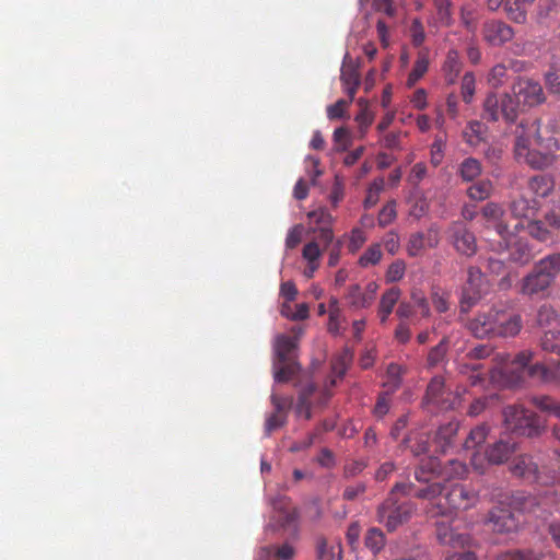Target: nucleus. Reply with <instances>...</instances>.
I'll use <instances>...</instances> for the list:
<instances>
[{
	"label": "nucleus",
	"mask_w": 560,
	"mask_h": 560,
	"mask_svg": "<svg viewBox=\"0 0 560 560\" xmlns=\"http://www.w3.org/2000/svg\"><path fill=\"white\" fill-rule=\"evenodd\" d=\"M440 464L435 459H430L416 471V478L420 482L430 485L419 489L415 495L429 500V513L432 516L447 515L454 510H467L476 504L478 495L463 485L454 483L448 487H442L436 481L435 470Z\"/></svg>",
	"instance_id": "f257e3e1"
},
{
	"label": "nucleus",
	"mask_w": 560,
	"mask_h": 560,
	"mask_svg": "<svg viewBox=\"0 0 560 560\" xmlns=\"http://www.w3.org/2000/svg\"><path fill=\"white\" fill-rule=\"evenodd\" d=\"M482 218L487 230L493 229L500 241L494 250L509 249V258L515 262L525 264L529 260L530 254L526 247L516 242L515 231L524 228L523 222H515L511 225L504 210L494 202H489L482 208Z\"/></svg>",
	"instance_id": "f03ea898"
},
{
	"label": "nucleus",
	"mask_w": 560,
	"mask_h": 560,
	"mask_svg": "<svg viewBox=\"0 0 560 560\" xmlns=\"http://www.w3.org/2000/svg\"><path fill=\"white\" fill-rule=\"evenodd\" d=\"M540 131L537 121L529 125L526 135H517L515 143V153L520 160H523L532 167L542 168L551 164L552 154L558 150L557 140L545 132Z\"/></svg>",
	"instance_id": "7ed1b4c3"
},
{
	"label": "nucleus",
	"mask_w": 560,
	"mask_h": 560,
	"mask_svg": "<svg viewBox=\"0 0 560 560\" xmlns=\"http://www.w3.org/2000/svg\"><path fill=\"white\" fill-rule=\"evenodd\" d=\"M295 337H288L279 335L273 342L275 351V380L276 382H284L298 370V364L294 361L295 351L298 348V339L303 334L302 328L295 330Z\"/></svg>",
	"instance_id": "20e7f679"
},
{
	"label": "nucleus",
	"mask_w": 560,
	"mask_h": 560,
	"mask_svg": "<svg viewBox=\"0 0 560 560\" xmlns=\"http://www.w3.org/2000/svg\"><path fill=\"white\" fill-rule=\"evenodd\" d=\"M533 353L530 351H522L520 352L513 361H511V370L508 369V361L510 360V355L505 354L502 358L504 365L506 366L505 373H516L515 377L511 380V383L520 382L524 374H527L532 378L540 382H550L552 380L560 381V362L558 363L555 370H549L544 364L538 362L532 363Z\"/></svg>",
	"instance_id": "39448f33"
},
{
	"label": "nucleus",
	"mask_w": 560,
	"mask_h": 560,
	"mask_svg": "<svg viewBox=\"0 0 560 560\" xmlns=\"http://www.w3.org/2000/svg\"><path fill=\"white\" fill-rule=\"evenodd\" d=\"M413 487L397 485L389 498L378 509V521L384 524L388 530H395L398 526L407 522L412 514V506L407 502H398L396 495L398 492L406 494L412 493Z\"/></svg>",
	"instance_id": "423d86ee"
},
{
	"label": "nucleus",
	"mask_w": 560,
	"mask_h": 560,
	"mask_svg": "<svg viewBox=\"0 0 560 560\" xmlns=\"http://www.w3.org/2000/svg\"><path fill=\"white\" fill-rule=\"evenodd\" d=\"M503 415L508 428L522 434L530 436L536 434L541 427L535 415L521 407L509 406L504 409Z\"/></svg>",
	"instance_id": "0eeeda50"
},
{
	"label": "nucleus",
	"mask_w": 560,
	"mask_h": 560,
	"mask_svg": "<svg viewBox=\"0 0 560 560\" xmlns=\"http://www.w3.org/2000/svg\"><path fill=\"white\" fill-rule=\"evenodd\" d=\"M436 538L443 546L451 548H466L472 544V537L467 528L462 529L456 521L439 522L436 524Z\"/></svg>",
	"instance_id": "6e6552de"
},
{
	"label": "nucleus",
	"mask_w": 560,
	"mask_h": 560,
	"mask_svg": "<svg viewBox=\"0 0 560 560\" xmlns=\"http://www.w3.org/2000/svg\"><path fill=\"white\" fill-rule=\"evenodd\" d=\"M483 107L486 115L492 120L504 118L508 121H513L518 114V105L515 104L513 96L509 94L488 95Z\"/></svg>",
	"instance_id": "1a4fd4ad"
},
{
	"label": "nucleus",
	"mask_w": 560,
	"mask_h": 560,
	"mask_svg": "<svg viewBox=\"0 0 560 560\" xmlns=\"http://www.w3.org/2000/svg\"><path fill=\"white\" fill-rule=\"evenodd\" d=\"M515 104L518 105V112L525 107H532L541 104L545 101V94L539 83L532 80H520L513 88Z\"/></svg>",
	"instance_id": "9d476101"
},
{
	"label": "nucleus",
	"mask_w": 560,
	"mask_h": 560,
	"mask_svg": "<svg viewBox=\"0 0 560 560\" xmlns=\"http://www.w3.org/2000/svg\"><path fill=\"white\" fill-rule=\"evenodd\" d=\"M450 240L454 248L465 256H472L477 250L476 237L465 225L454 222L450 230Z\"/></svg>",
	"instance_id": "9b49d317"
},
{
	"label": "nucleus",
	"mask_w": 560,
	"mask_h": 560,
	"mask_svg": "<svg viewBox=\"0 0 560 560\" xmlns=\"http://www.w3.org/2000/svg\"><path fill=\"white\" fill-rule=\"evenodd\" d=\"M483 284L485 277L482 276L481 271L477 268H470L468 271L467 285L465 287L462 296L463 311H467L471 304L481 298L485 291Z\"/></svg>",
	"instance_id": "f8f14e48"
},
{
	"label": "nucleus",
	"mask_w": 560,
	"mask_h": 560,
	"mask_svg": "<svg viewBox=\"0 0 560 560\" xmlns=\"http://www.w3.org/2000/svg\"><path fill=\"white\" fill-rule=\"evenodd\" d=\"M495 336L512 337L518 334L522 328L521 317L517 314L495 311Z\"/></svg>",
	"instance_id": "ddd939ff"
},
{
	"label": "nucleus",
	"mask_w": 560,
	"mask_h": 560,
	"mask_svg": "<svg viewBox=\"0 0 560 560\" xmlns=\"http://www.w3.org/2000/svg\"><path fill=\"white\" fill-rule=\"evenodd\" d=\"M552 281L550 276L539 270L537 264L535 270L524 279L522 291L528 295L538 294L547 290Z\"/></svg>",
	"instance_id": "4468645a"
},
{
	"label": "nucleus",
	"mask_w": 560,
	"mask_h": 560,
	"mask_svg": "<svg viewBox=\"0 0 560 560\" xmlns=\"http://www.w3.org/2000/svg\"><path fill=\"white\" fill-rule=\"evenodd\" d=\"M495 327V310L479 314L469 324V329L477 338H485L494 335Z\"/></svg>",
	"instance_id": "2eb2a0df"
},
{
	"label": "nucleus",
	"mask_w": 560,
	"mask_h": 560,
	"mask_svg": "<svg viewBox=\"0 0 560 560\" xmlns=\"http://www.w3.org/2000/svg\"><path fill=\"white\" fill-rule=\"evenodd\" d=\"M489 523L492 525V529L499 533L512 532L518 527L515 514L504 509L491 511Z\"/></svg>",
	"instance_id": "dca6fc26"
},
{
	"label": "nucleus",
	"mask_w": 560,
	"mask_h": 560,
	"mask_svg": "<svg viewBox=\"0 0 560 560\" xmlns=\"http://www.w3.org/2000/svg\"><path fill=\"white\" fill-rule=\"evenodd\" d=\"M513 31L501 22H491L485 26V38L492 45H500L512 38Z\"/></svg>",
	"instance_id": "f3484780"
},
{
	"label": "nucleus",
	"mask_w": 560,
	"mask_h": 560,
	"mask_svg": "<svg viewBox=\"0 0 560 560\" xmlns=\"http://www.w3.org/2000/svg\"><path fill=\"white\" fill-rule=\"evenodd\" d=\"M444 395V382L440 376H435L431 380L428 385L425 399L428 402L436 404L442 409L453 408L454 402H448L447 399L443 397Z\"/></svg>",
	"instance_id": "a211bd4d"
},
{
	"label": "nucleus",
	"mask_w": 560,
	"mask_h": 560,
	"mask_svg": "<svg viewBox=\"0 0 560 560\" xmlns=\"http://www.w3.org/2000/svg\"><path fill=\"white\" fill-rule=\"evenodd\" d=\"M272 405L276 408V412L266 420V431L270 432L284 422V410L291 405V399L284 397H278L276 394L271 396Z\"/></svg>",
	"instance_id": "6ab92c4d"
},
{
	"label": "nucleus",
	"mask_w": 560,
	"mask_h": 560,
	"mask_svg": "<svg viewBox=\"0 0 560 560\" xmlns=\"http://www.w3.org/2000/svg\"><path fill=\"white\" fill-rule=\"evenodd\" d=\"M400 294L401 292L398 288H390L385 293H383L377 311V315L382 324H385L387 322L389 315L392 314L395 305L397 304L400 298Z\"/></svg>",
	"instance_id": "aec40b11"
},
{
	"label": "nucleus",
	"mask_w": 560,
	"mask_h": 560,
	"mask_svg": "<svg viewBox=\"0 0 560 560\" xmlns=\"http://www.w3.org/2000/svg\"><path fill=\"white\" fill-rule=\"evenodd\" d=\"M513 451L514 444L500 441L487 452V459L491 464H500L506 460Z\"/></svg>",
	"instance_id": "412c9836"
},
{
	"label": "nucleus",
	"mask_w": 560,
	"mask_h": 560,
	"mask_svg": "<svg viewBox=\"0 0 560 560\" xmlns=\"http://www.w3.org/2000/svg\"><path fill=\"white\" fill-rule=\"evenodd\" d=\"M536 210V202L528 200L524 197L513 200L511 203V213L515 220L528 219L534 215Z\"/></svg>",
	"instance_id": "4be33fe9"
},
{
	"label": "nucleus",
	"mask_w": 560,
	"mask_h": 560,
	"mask_svg": "<svg viewBox=\"0 0 560 560\" xmlns=\"http://www.w3.org/2000/svg\"><path fill=\"white\" fill-rule=\"evenodd\" d=\"M317 556L319 560H341V546L338 541L320 539L317 542Z\"/></svg>",
	"instance_id": "5701e85b"
},
{
	"label": "nucleus",
	"mask_w": 560,
	"mask_h": 560,
	"mask_svg": "<svg viewBox=\"0 0 560 560\" xmlns=\"http://www.w3.org/2000/svg\"><path fill=\"white\" fill-rule=\"evenodd\" d=\"M482 172L481 164L474 158L465 159L459 166V174L466 182L474 180Z\"/></svg>",
	"instance_id": "b1692460"
},
{
	"label": "nucleus",
	"mask_w": 560,
	"mask_h": 560,
	"mask_svg": "<svg viewBox=\"0 0 560 560\" xmlns=\"http://www.w3.org/2000/svg\"><path fill=\"white\" fill-rule=\"evenodd\" d=\"M492 184L490 180H480L467 189V196L475 201H482L487 199L492 192Z\"/></svg>",
	"instance_id": "393cba45"
},
{
	"label": "nucleus",
	"mask_w": 560,
	"mask_h": 560,
	"mask_svg": "<svg viewBox=\"0 0 560 560\" xmlns=\"http://www.w3.org/2000/svg\"><path fill=\"white\" fill-rule=\"evenodd\" d=\"M486 127L480 121H471L464 131V138L470 145L479 144L485 136Z\"/></svg>",
	"instance_id": "a878e982"
},
{
	"label": "nucleus",
	"mask_w": 560,
	"mask_h": 560,
	"mask_svg": "<svg viewBox=\"0 0 560 560\" xmlns=\"http://www.w3.org/2000/svg\"><path fill=\"white\" fill-rule=\"evenodd\" d=\"M538 467L529 457H521L513 467V472L525 478H536Z\"/></svg>",
	"instance_id": "bb28decb"
},
{
	"label": "nucleus",
	"mask_w": 560,
	"mask_h": 560,
	"mask_svg": "<svg viewBox=\"0 0 560 560\" xmlns=\"http://www.w3.org/2000/svg\"><path fill=\"white\" fill-rule=\"evenodd\" d=\"M552 180L547 176H535L529 182V189L538 197H546L552 189Z\"/></svg>",
	"instance_id": "cd10ccee"
},
{
	"label": "nucleus",
	"mask_w": 560,
	"mask_h": 560,
	"mask_svg": "<svg viewBox=\"0 0 560 560\" xmlns=\"http://www.w3.org/2000/svg\"><path fill=\"white\" fill-rule=\"evenodd\" d=\"M365 546L374 553L380 552L385 546V536L378 528H370L365 536Z\"/></svg>",
	"instance_id": "c85d7f7f"
},
{
	"label": "nucleus",
	"mask_w": 560,
	"mask_h": 560,
	"mask_svg": "<svg viewBox=\"0 0 560 560\" xmlns=\"http://www.w3.org/2000/svg\"><path fill=\"white\" fill-rule=\"evenodd\" d=\"M429 67V58L425 54L420 52L412 71L410 72L407 83L409 86L415 85L420 78L427 72Z\"/></svg>",
	"instance_id": "c756f323"
},
{
	"label": "nucleus",
	"mask_w": 560,
	"mask_h": 560,
	"mask_svg": "<svg viewBox=\"0 0 560 560\" xmlns=\"http://www.w3.org/2000/svg\"><path fill=\"white\" fill-rule=\"evenodd\" d=\"M358 105L360 106L361 110L355 116V121L359 124L360 132L363 136L366 131V129L370 127V125L373 121V114L369 109L368 102L363 98H360L358 101Z\"/></svg>",
	"instance_id": "7c9ffc66"
},
{
	"label": "nucleus",
	"mask_w": 560,
	"mask_h": 560,
	"mask_svg": "<svg viewBox=\"0 0 560 560\" xmlns=\"http://www.w3.org/2000/svg\"><path fill=\"white\" fill-rule=\"evenodd\" d=\"M539 270H542L545 273L550 276L553 280L556 275L560 272V253L550 255L539 262Z\"/></svg>",
	"instance_id": "2f4dec72"
},
{
	"label": "nucleus",
	"mask_w": 560,
	"mask_h": 560,
	"mask_svg": "<svg viewBox=\"0 0 560 560\" xmlns=\"http://www.w3.org/2000/svg\"><path fill=\"white\" fill-rule=\"evenodd\" d=\"M542 349L550 352H560V329H549L541 339Z\"/></svg>",
	"instance_id": "473e14b6"
},
{
	"label": "nucleus",
	"mask_w": 560,
	"mask_h": 560,
	"mask_svg": "<svg viewBox=\"0 0 560 560\" xmlns=\"http://www.w3.org/2000/svg\"><path fill=\"white\" fill-rule=\"evenodd\" d=\"M536 404L541 410L553 413L560 419V404L553 401L549 397L539 398L536 400ZM555 434L560 440V423L556 424Z\"/></svg>",
	"instance_id": "72a5a7b5"
},
{
	"label": "nucleus",
	"mask_w": 560,
	"mask_h": 560,
	"mask_svg": "<svg viewBox=\"0 0 560 560\" xmlns=\"http://www.w3.org/2000/svg\"><path fill=\"white\" fill-rule=\"evenodd\" d=\"M382 258V250L378 244L370 246L364 254L360 257L359 264L362 267H369L380 262Z\"/></svg>",
	"instance_id": "f704fd0d"
},
{
	"label": "nucleus",
	"mask_w": 560,
	"mask_h": 560,
	"mask_svg": "<svg viewBox=\"0 0 560 560\" xmlns=\"http://www.w3.org/2000/svg\"><path fill=\"white\" fill-rule=\"evenodd\" d=\"M348 299L354 307H366L372 303V295L362 293L358 285H353L350 289Z\"/></svg>",
	"instance_id": "c9c22d12"
},
{
	"label": "nucleus",
	"mask_w": 560,
	"mask_h": 560,
	"mask_svg": "<svg viewBox=\"0 0 560 560\" xmlns=\"http://www.w3.org/2000/svg\"><path fill=\"white\" fill-rule=\"evenodd\" d=\"M273 509L279 514V521L281 522V526L290 524L295 520V511L293 508L289 506L283 500L278 503H273Z\"/></svg>",
	"instance_id": "e433bc0d"
},
{
	"label": "nucleus",
	"mask_w": 560,
	"mask_h": 560,
	"mask_svg": "<svg viewBox=\"0 0 560 560\" xmlns=\"http://www.w3.org/2000/svg\"><path fill=\"white\" fill-rule=\"evenodd\" d=\"M488 434V428L486 425H478L472 429L465 442L466 448H474L477 445L481 444Z\"/></svg>",
	"instance_id": "4c0bfd02"
},
{
	"label": "nucleus",
	"mask_w": 560,
	"mask_h": 560,
	"mask_svg": "<svg viewBox=\"0 0 560 560\" xmlns=\"http://www.w3.org/2000/svg\"><path fill=\"white\" fill-rule=\"evenodd\" d=\"M308 219L314 222L315 224L320 226H330L334 218L325 208H318L314 211L308 212L307 214Z\"/></svg>",
	"instance_id": "58836bf2"
},
{
	"label": "nucleus",
	"mask_w": 560,
	"mask_h": 560,
	"mask_svg": "<svg viewBox=\"0 0 560 560\" xmlns=\"http://www.w3.org/2000/svg\"><path fill=\"white\" fill-rule=\"evenodd\" d=\"M526 229L529 235L542 242L548 241L551 236L550 231L540 221L528 222Z\"/></svg>",
	"instance_id": "ea45409f"
},
{
	"label": "nucleus",
	"mask_w": 560,
	"mask_h": 560,
	"mask_svg": "<svg viewBox=\"0 0 560 560\" xmlns=\"http://www.w3.org/2000/svg\"><path fill=\"white\" fill-rule=\"evenodd\" d=\"M542 555L534 551H514L506 552L498 557L497 560H541Z\"/></svg>",
	"instance_id": "a19ab883"
},
{
	"label": "nucleus",
	"mask_w": 560,
	"mask_h": 560,
	"mask_svg": "<svg viewBox=\"0 0 560 560\" xmlns=\"http://www.w3.org/2000/svg\"><path fill=\"white\" fill-rule=\"evenodd\" d=\"M427 247L428 246L424 242V234L416 233L410 236L407 249L410 256H417Z\"/></svg>",
	"instance_id": "79ce46f5"
},
{
	"label": "nucleus",
	"mask_w": 560,
	"mask_h": 560,
	"mask_svg": "<svg viewBox=\"0 0 560 560\" xmlns=\"http://www.w3.org/2000/svg\"><path fill=\"white\" fill-rule=\"evenodd\" d=\"M475 77L472 73H466L462 80V96L464 102L470 103L475 93Z\"/></svg>",
	"instance_id": "37998d69"
},
{
	"label": "nucleus",
	"mask_w": 560,
	"mask_h": 560,
	"mask_svg": "<svg viewBox=\"0 0 560 560\" xmlns=\"http://www.w3.org/2000/svg\"><path fill=\"white\" fill-rule=\"evenodd\" d=\"M406 270V265L402 260H396L394 261L387 269L386 272V280L387 282H396L399 281Z\"/></svg>",
	"instance_id": "c03bdc74"
},
{
	"label": "nucleus",
	"mask_w": 560,
	"mask_h": 560,
	"mask_svg": "<svg viewBox=\"0 0 560 560\" xmlns=\"http://www.w3.org/2000/svg\"><path fill=\"white\" fill-rule=\"evenodd\" d=\"M334 141L338 151H345L351 143L350 132L347 128H337L334 132Z\"/></svg>",
	"instance_id": "a18cd8bd"
},
{
	"label": "nucleus",
	"mask_w": 560,
	"mask_h": 560,
	"mask_svg": "<svg viewBox=\"0 0 560 560\" xmlns=\"http://www.w3.org/2000/svg\"><path fill=\"white\" fill-rule=\"evenodd\" d=\"M396 218V203L395 201L388 202L378 214V223L382 226H386L390 224Z\"/></svg>",
	"instance_id": "49530a36"
},
{
	"label": "nucleus",
	"mask_w": 560,
	"mask_h": 560,
	"mask_svg": "<svg viewBox=\"0 0 560 560\" xmlns=\"http://www.w3.org/2000/svg\"><path fill=\"white\" fill-rule=\"evenodd\" d=\"M306 173L311 177L312 185L316 184L317 177L322 175V171L318 168L319 159L308 155L305 159Z\"/></svg>",
	"instance_id": "de8ad7c7"
},
{
	"label": "nucleus",
	"mask_w": 560,
	"mask_h": 560,
	"mask_svg": "<svg viewBox=\"0 0 560 560\" xmlns=\"http://www.w3.org/2000/svg\"><path fill=\"white\" fill-rule=\"evenodd\" d=\"M302 255L307 262H318L322 249L316 242H310L304 246Z\"/></svg>",
	"instance_id": "09e8293b"
},
{
	"label": "nucleus",
	"mask_w": 560,
	"mask_h": 560,
	"mask_svg": "<svg viewBox=\"0 0 560 560\" xmlns=\"http://www.w3.org/2000/svg\"><path fill=\"white\" fill-rule=\"evenodd\" d=\"M537 320L540 326H549L553 323H557L558 319L556 312L550 306L544 305L538 311Z\"/></svg>",
	"instance_id": "8fccbe9b"
},
{
	"label": "nucleus",
	"mask_w": 560,
	"mask_h": 560,
	"mask_svg": "<svg viewBox=\"0 0 560 560\" xmlns=\"http://www.w3.org/2000/svg\"><path fill=\"white\" fill-rule=\"evenodd\" d=\"M303 226L298 224L289 230L285 238V247L289 249L294 248L302 240Z\"/></svg>",
	"instance_id": "3c124183"
},
{
	"label": "nucleus",
	"mask_w": 560,
	"mask_h": 560,
	"mask_svg": "<svg viewBox=\"0 0 560 560\" xmlns=\"http://www.w3.org/2000/svg\"><path fill=\"white\" fill-rule=\"evenodd\" d=\"M466 466L458 460H451L450 467H445L444 471L441 472L442 476L445 477H463L466 474Z\"/></svg>",
	"instance_id": "603ef678"
},
{
	"label": "nucleus",
	"mask_w": 560,
	"mask_h": 560,
	"mask_svg": "<svg viewBox=\"0 0 560 560\" xmlns=\"http://www.w3.org/2000/svg\"><path fill=\"white\" fill-rule=\"evenodd\" d=\"M349 102L345 100L337 101L334 105L327 107V116L329 119L341 118L345 115Z\"/></svg>",
	"instance_id": "864d4df0"
},
{
	"label": "nucleus",
	"mask_w": 560,
	"mask_h": 560,
	"mask_svg": "<svg viewBox=\"0 0 560 560\" xmlns=\"http://www.w3.org/2000/svg\"><path fill=\"white\" fill-rule=\"evenodd\" d=\"M402 374V368L398 364H389L387 368V382L390 387H397L400 382V376Z\"/></svg>",
	"instance_id": "5fc2aeb1"
},
{
	"label": "nucleus",
	"mask_w": 560,
	"mask_h": 560,
	"mask_svg": "<svg viewBox=\"0 0 560 560\" xmlns=\"http://www.w3.org/2000/svg\"><path fill=\"white\" fill-rule=\"evenodd\" d=\"M329 313V322H328V331L334 335L341 334V323H342V315L341 313H338L336 310L334 312Z\"/></svg>",
	"instance_id": "6e6d98bb"
},
{
	"label": "nucleus",
	"mask_w": 560,
	"mask_h": 560,
	"mask_svg": "<svg viewBox=\"0 0 560 560\" xmlns=\"http://www.w3.org/2000/svg\"><path fill=\"white\" fill-rule=\"evenodd\" d=\"M280 295L288 302H293L298 295V289L291 281L282 282L280 285Z\"/></svg>",
	"instance_id": "4d7b16f0"
},
{
	"label": "nucleus",
	"mask_w": 560,
	"mask_h": 560,
	"mask_svg": "<svg viewBox=\"0 0 560 560\" xmlns=\"http://www.w3.org/2000/svg\"><path fill=\"white\" fill-rule=\"evenodd\" d=\"M445 354V348L443 343L438 345L435 348L431 350L428 355V365L433 368L442 362Z\"/></svg>",
	"instance_id": "13d9d810"
},
{
	"label": "nucleus",
	"mask_w": 560,
	"mask_h": 560,
	"mask_svg": "<svg viewBox=\"0 0 560 560\" xmlns=\"http://www.w3.org/2000/svg\"><path fill=\"white\" fill-rule=\"evenodd\" d=\"M340 79L342 84H359V74L355 69L351 67H342Z\"/></svg>",
	"instance_id": "bf43d9fd"
},
{
	"label": "nucleus",
	"mask_w": 560,
	"mask_h": 560,
	"mask_svg": "<svg viewBox=\"0 0 560 560\" xmlns=\"http://www.w3.org/2000/svg\"><path fill=\"white\" fill-rule=\"evenodd\" d=\"M410 33L412 37V42L415 45L419 46L424 40V30L420 21L415 20L412 22V25L410 27Z\"/></svg>",
	"instance_id": "052dcab7"
},
{
	"label": "nucleus",
	"mask_w": 560,
	"mask_h": 560,
	"mask_svg": "<svg viewBox=\"0 0 560 560\" xmlns=\"http://www.w3.org/2000/svg\"><path fill=\"white\" fill-rule=\"evenodd\" d=\"M444 142L442 139H436L431 149V162L436 166L443 159Z\"/></svg>",
	"instance_id": "680f3d73"
},
{
	"label": "nucleus",
	"mask_w": 560,
	"mask_h": 560,
	"mask_svg": "<svg viewBox=\"0 0 560 560\" xmlns=\"http://www.w3.org/2000/svg\"><path fill=\"white\" fill-rule=\"evenodd\" d=\"M384 246L386 250L394 255L399 248V237L396 233L389 232L384 237Z\"/></svg>",
	"instance_id": "e2e57ef3"
},
{
	"label": "nucleus",
	"mask_w": 560,
	"mask_h": 560,
	"mask_svg": "<svg viewBox=\"0 0 560 560\" xmlns=\"http://www.w3.org/2000/svg\"><path fill=\"white\" fill-rule=\"evenodd\" d=\"M434 5L438 10L439 20L446 23L450 16V0H434Z\"/></svg>",
	"instance_id": "0e129e2a"
},
{
	"label": "nucleus",
	"mask_w": 560,
	"mask_h": 560,
	"mask_svg": "<svg viewBox=\"0 0 560 560\" xmlns=\"http://www.w3.org/2000/svg\"><path fill=\"white\" fill-rule=\"evenodd\" d=\"M411 300L413 303V307H417L421 312L422 316L429 315L428 302L421 293L413 292Z\"/></svg>",
	"instance_id": "69168bd1"
},
{
	"label": "nucleus",
	"mask_w": 560,
	"mask_h": 560,
	"mask_svg": "<svg viewBox=\"0 0 560 560\" xmlns=\"http://www.w3.org/2000/svg\"><path fill=\"white\" fill-rule=\"evenodd\" d=\"M365 242V235L364 233L359 230V229H355L352 231L351 233V238H350V243H349V248L352 250V252H355L358 250L361 245Z\"/></svg>",
	"instance_id": "338daca9"
},
{
	"label": "nucleus",
	"mask_w": 560,
	"mask_h": 560,
	"mask_svg": "<svg viewBox=\"0 0 560 560\" xmlns=\"http://www.w3.org/2000/svg\"><path fill=\"white\" fill-rule=\"evenodd\" d=\"M547 86L550 93L560 94V75L550 72L546 77Z\"/></svg>",
	"instance_id": "774afa93"
}]
</instances>
